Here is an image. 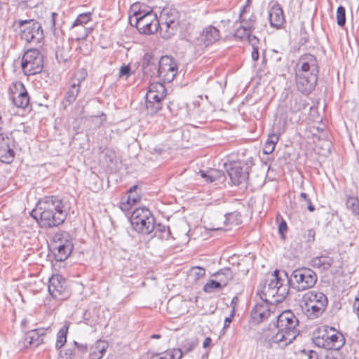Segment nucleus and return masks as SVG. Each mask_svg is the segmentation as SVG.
Segmentation results:
<instances>
[{
    "label": "nucleus",
    "mask_w": 359,
    "mask_h": 359,
    "mask_svg": "<svg viewBox=\"0 0 359 359\" xmlns=\"http://www.w3.org/2000/svg\"><path fill=\"white\" fill-rule=\"evenodd\" d=\"M246 40L250 43L252 48H258L259 39L256 36L250 34L249 37H248Z\"/></svg>",
    "instance_id": "nucleus-49"
},
{
    "label": "nucleus",
    "mask_w": 359,
    "mask_h": 359,
    "mask_svg": "<svg viewBox=\"0 0 359 359\" xmlns=\"http://www.w3.org/2000/svg\"><path fill=\"white\" fill-rule=\"evenodd\" d=\"M92 13L90 12L81 13L78 15L76 19L72 23V28H74L78 26L83 27L91 20Z\"/></svg>",
    "instance_id": "nucleus-37"
},
{
    "label": "nucleus",
    "mask_w": 359,
    "mask_h": 359,
    "mask_svg": "<svg viewBox=\"0 0 359 359\" xmlns=\"http://www.w3.org/2000/svg\"><path fill=\"white\" fill-rule=\"evenodd\" d=\"M287 127V116L283 114H278L276 116L271 131L279 135L285 132Z\"/></svg>",
    "instance_id": "nucleus-26"
},
{
    "label": "nucleus",
    "mask_w": 359,
    "mask_h": 359,
    "mask_svg": "<svg viewBox=\"0 0 359 359\" xmlns=\"http://www.w3.org/2000/svg\"><path fill=\"white\" fill-rule=\"evenodd\" d=\"M293 101L295 104L294 107H290V109L292 112H295L297 111H299L301 109V104L299 103V98L297 97H294L293 98Z\"/></svg>",
    "instance_id": "nucleus-53"
},
{
    "label": "nucleus",
    "mask_w": 359,
    "mask_h": 359,
    "mask_svg": "<svg viewBox=\"0 0 359 359\" xmlns=\"http://www.w3.org/2000/svg\"><path fill=\"white\" fill-rule=\"evenodd\" d=\"M223 288V286L219 281L215 280H210L207 282V283L204 285L203 290L205 292L210 293L212 292L216 289Z\"/></svg>",
    "instance_id": "nucleus-40"
},
{
    "label": "nucleus",
    "mask_w": 359,
    "mask_h": 359,
    "mask_svg": "<svg viewBox=\"0 0 359 359\" xmlns=\"http://www.w3.org/2000/svg\"><path fill=\"white\" fill-rule=\"evenodd\" d=\"M346 205V208L351 211L353 215L359 216V200L358 197H347Z\"/></svg>",
    "instance_id": "nucleus-35"
},
{
    "label": "nucleus",
    "mask_w": 359,
    "mask_h": 359,
    "mask_svg": "<svg viewBox=\"0 0 359 359\" xmlns=\"http://www.w3.org/2000/svg\"><path fill=\"white\" fill-rule=\"evenodd\" d=\"M162 22L160 23V33L165 39H170L177 30L179 26L178 13L175 10H170L169 12L163 13L161 16Z\"/></svg>",
    "instance_id": "nucleus-12"
},
{
    "label": "nucleus",
    "mask_w": 359,
    "mask_h": 359,
    "mask_svg": "<svg viewBox=\"0 0 359 359\" xmlns=\"http://www.w3.org/2000/svg\"><path fill=\"white\" fill-rule=\"evenodd\" d=\"M219 39V31L213 26H208L204 28L195 41V48L196 51H202L207 46L213 44Z\"/></svg>",
    "instance_id": "nucleus-17"
},
{
    "label": "nucleus",
    "mask_w": 359,
    "mask_h": 359,
    "mask_svg": "<svg viewBox=\"0 0 359 359\" xmlns=\"http://www.w3.org/2000/svg\"><path fill=\"white\" fill-rule=\"evenodd\" d=\"M250 169L248 163L238 161L231 163L226 170L232 183L239 185L248 180Z\"/></svg>",
    "instance_id": "nucleus-16"
},
{
    "label": "nucleus",
    "mask_w": 359,
    "mask_h": 359,
    "mask_svg": "<svg viewBox=\"0 0 359 359\" xmlns=\"http://www.w3.org/2000/svg\"><path fill=\"white\" fill-rule=\"evenodd\" d=\"M261 302H257L251 311V317L255 323H260L267 320L274 313L276 306L271 299L260 298Z\"/></svg>",
    "instance_id": "nucleus-13"
},
{
    "label": "nucleus",
    "mask_w": 359,
    "mask_h": 359,
    "mask_svg": "<svg viewBox=\"0 0 359 359\" xmlns=\"http://www.w3.org/2000/svg\"><path fill=\"white\" fill-rule=\"evenodd\" d=\"M274 149V146L266 142L264 146L263 151L266 154H270L273 151Z\"/></svg>",
    "instance_id": "nucleus-52"
},
{
    "label": "nucleus",
    "mask_w": 359,
    "mask_h": 359,
    "mask_svg": "<svg viewBox=\"0 0 359 359\" xmlns=\"http://www.w3.org/2000/svg\"><path fill=\"white\" fill-rule=\"evenodd\" d=\"M183 352L180 348H172L162 353L154 354L150 359H181Z\"/></svg>",
    "instance_id": "nucleus-27"
},
{
    "label": "nucleus",
    "mask_w": 359,
    "mask_h": 359,
    "mask_svg": "<svg viewBox=\"0 0 359 359\" xmlns=\"http://www.w3.org/2000/svg\"><path fill=\"white\" fill-rule=\"evenodd\" d=\"M313 341L317 346L327 350L339 351L344 344V336L328 326L318 328Z\"/></svg>",
    "instance_id": "nucleus-7"
},
{
    "label": "nucleus",
    "mask_w": 359,
    "mask_h": 359,
    "mask_svg": "<svg viewBox=\"0 0 359 359\" xmlns=\"http://www.w3.org/2000/svg\"><path fill=\"white\" fill-rule=\"evenodd\" d=\"M73 249L72 243H66V245L55 244L54 255L57 261H65L70 255Z\"/></svg>",
    "instance_id": "nucleus-24"
},
{
    "label": "nucleus",
    "mask_w": 359,
    "mask_h": 359,
    "mask_svg": "<svg viewBox=\"0 0 359 359\" xmlns=\"http://www.w3.org/2000/svg\"><path fill=\"white\" fill-rule=\"evenodd\" d=\"M192 271L194 273L196 279L203 278L205 274V270L199 266L194 267Z\"/></svg>",
    "instance_id": "nucleus-46"
},
{
    "label": "nucleus",
    "mask_w": 359,
    "mask_h": 359,
    "mask_svg": "<svg viewBox=\"0 0 359 359\" xmlns=\"http://www.w3.org/2000/svg\"><path fill=\"white\" fill-rule=\"evenodd\" d=\"M201 176L205 179L207 182H212L217 180L221 175L222 172L217 170H210L208 172H205L203 170H200L199 172Z\"/></svg>",
    "instance_id": "nucleus-38"
},
{
    "label": "nucleus",
    "mask_w": 359,
    "mask_h": 359,
    "mask_svg": "<svg viewBox=\"0 0 359 359\" xmlns=\"http://www.w3.org/2000/svg\"><path fill=\"white\" fill-rule=\"evenodd\" d=\"M177 73V65L175 60L168 55L161 57L158 61V76L164 83L173 81Z\"/></svg>",
    "instance_id": "nucleus-14"
},
{
    "label": "nucleus",
    "mask_w": 359,
    "mask_h": 359,
    "mask_svg": "<svg viewBox=\"0 0 359 359\" xmlns=\"http://www.w3.org/2000/svg\"><path fill=\"white\" fill-rule=\"evenodd\" d=\"M140 200V196L133 198L128 195L123 196L120 201V208L122 211L127 212L131 208L133 205L137 203Z\"/></svg>",
    "instance_id": "nucleus-30"
},
{
    "label": "nucleus",
    "mask_w": 359,
    "mask_h": 359,
    "mask_svg": "<svg viewBox=\"0 0 359 359\" xmlns=\"http://www.w3.org/2000/svg\"><path fill=\"white\" fill-rule=\"evenodd\" d=\"M252 58L254 61H257L259 60V54L258 51V48H252Z\"/></svg>",
    "instance_id": "nucleus-58"
},
{
    "label": "nucleus",
    "mask_w": 359,
    "mask_h": 359,
    "mask_svg": "<svg viewBox=\"0 0 359 359\" xmlns=\"http://www.w3.org/2000/svg\"><path fill=\"white\" fill-rule=\"evenodd\" d=\"M138 189V187L137 185H134L132 187L130 188V189L128 191V196L130 197H136L137 196H139L137 194L135 193L136 190Z\"/></svg>",
    "instance_id": "nucleus-55"
},
{
    "label": "nucleus",
    "mask_w": 359,
    "mask_h": 359,
    "mask_svg": "<svg viewBox=\"0 0 359 359\" xmlns=\"http://www.w3.org/2000/svg\"><path fill=\"white\" fill-rule=\"evenodd\" d=\"M154 236L158 238L162 241H167L171 236V232L169 226L161 224H156L154 223Z\"/></svg>",
    "instance_id": "nucleus-29"
},
{
    "label": "nucleus",
    "mask_w": 359,
    "mask_h": 359,
    "mask_svg": "<svg viewBox=\"0 0 359 359\" xmlns=\"http://www.w3.org/2000/svg\"><path fill=\"white\" fill-rule=\"evenodd\" d=\"M31 216L41 227L52 228L62 224L67 216L62 201L57 196H46L39 201Z\"/></svg>",
    "instance_id": "nucleus-1"
},
{
    "label": "nucleus",
    "mask_w": 359,
    "mask_h": 359,
    "mask_svg": "<svg viewBox=\"0 0 359 359\" xmlns=\"http://www.w3.org/2000/svg\"><path fill=\"white\" fill-rule=\"evenodd\" d=\"M316 273L307 267L297 269L291 273L288 280L293 289L297 292H302L312 288L317 282Z\"/></svg>",
    "instance_id": "nucleus-8"
},
{
    "label": "nucleus",
    "mask_w": 359,
    "mask_h": 359,
    "mask_svg": "<svg viewBox=\"0 0 359 359\" xmlns=\"http://www.w3.org/2000/svg\"><path fill=\"white\" fill-rule=\"evenodd\" d=\"M307 204V208L310 212H313L315 210L314 205H312V203L311 201V199H308V201H306Z\"/></svg>",
    "instance_id": "nucleus-63"
},
{
    "label": "nucleus",
    "mask_w": 359,
    "mask_h": 359,
    "mask_svg": "<svg viewBox=\"0 0 359 359\" xmlns=\"http://www.w3.org/2000/svg\"><path fill=\"white\" fill-rule=\"evenodd\" d=\"M2 124L1 116H0V126ZM13 140L2 133L0 126V161L4 163H11L15 157V151L13 149Z\"/></svg>",
    "instance_id": "nucleus-18"
},
{
    "label": "nucleus",
    "mask_w": 359,
    "mask_h": 359,
    "mask_svg": "<svg viewBox=\"0 0 359 359\" xmlns=\"http://www.w3.org/2000/svg\"><path fill=\"white\" fill-rule=\"evenodd\" d=\"M250 34L252 33L241 26L236 30L234 35L241 40H246L249 37Z\"/></svg>",
    "instance_id": "nucleus-42"
},
{
    "label": "nucleus",
    "mask_w": 359,
    "mask_h": 359,
    "mask_svg": "<svg viewBox=\"0 0 359 359\" xmlns=\"http://www.w3.org/2000/svg\"><path fill=\"white\" fill-rule=\"evenodd\" d=\"M79 90L80 86L75 84V83L70 82V86L68 88L65 97V102L68 104L73 103L76 100Z\"/></svg>",
    "instance_id": "nucleus-32"
},
{
    "label": "nucleus",
    "mask_w": 359,
    "mask_h": 359,
    "mask_svg": "<svg viewBox=\"0 0 359 359\" xmlns=\"http://www.w3.org/2000/svg\"><path fill=\"white\" fill-rule=\"evenodd\" d=\"M285 280L280 276L278 270H275L269 276L260 292H257L259 298L271 299L275 303L282 302L289 293L288 285L284 284Z\"/></svg>",
    "instance_id": "nucleus-5"
},
{
    "label": "nucleus",
    "mask_w": 359,
    "mask_h": 359,
    "mask_svg": "<svg viewBox=\"0 0 359 359\" xmlns=\"http://www.w3.org/2000/svg\"><path fill=\"white\" fill-rule=\"evenodd\" d=\"M245 7H243L239 15V20L241 23V27L248 30L251 33L255 29L256 17L251 14L249 18H246Z\"/></svg>",
    "instance_id": "nucleus-25"
},
{
    "label": "nucleus",
    "mask_w": 359,
    "mask_h": 359,
    "mask_svg": "<svg viewBox=\"0 0 359 359\" xmlns=\"http://www.w3.org/2000/svg\"><path fill=\"white\" fill-rule=\"evenodd\" d=\"M334 262V260L332 257L327 255H321L313 257L310 261V265L313 268L319 269L322 271H326L330 268Z\"/></svg>",
    "instance_id": "nucleus-23"
},
{
    "label": "nucleus",
    "mask_w": 359,
    "mask_h": 359,
    "mask_svg": "<svg viewBox=\"0 0 359 359\" xmlns=\"http://www.w3.org/2000/svg\"><path fill=\"white\" fill-rule=\"evenodd\" d=\"M298 324L299 320L292 311L287 310L282 312L276 317L277 332L269 341L271 345L277 344L281 348L285 347L297 337Z\"/></svg>",
    "instance_id": "nucleus-4"
},
{
    "label": "nucleus",
    "mask_w": 359,
    "mask_h": 359,
    "mask_svg": "<svg viewBox=\"0 0 359 359\" xmlns=\"http://www.w3.org/2000/svg\"><path fill=\"white\" fill-rule=\"evenodd\" d=\"M48 292L53 298L60 301L67 299L70 295L66 281L60 274L53 275L49 279Z\"/></svg>",
    "instance_id": "nucleus-15"
},
{
    "label": "nucleus",
    "mask_w": 359,
    "mask_h": 359,
    "mask_svg": "<svg viewBox=\"0 0 359 359\" xmlns=\"http://www.w3.org/2000/svg\"><path fill=\"white\" fill-rule=\"evenodd\" d=\"M166 96V88L161 83H154L150 84L149 90L146 94V99L152 100L163 101Z\"/></svg>",
    "instance_id": "nucleus-22"
},
{
    "label": "nucleus",
    "mask_w": 359,
    "mask_h": 359,
    "mask_svg": "<svg viewBox=\"0 0 359 359\" xmlns=\"http://www.w3.org/2000/svg\"><path fill=\"white\" fill-rule=\"evenodd\" d=\"M337 20L338 25L340 27H343L346 23V10L342 6L337 8Z\"/></svg>",
    "instance_id": "nucleus-41"
},
{
    "label": "nucleus",
    "mask_w": 359,
    "mask_h": 359,
    "mask_svg": "<svg viewBox=\"0 0 359 359\" xmlns=\"http://www.w3.org/2000/svg\"><path fill=\"white\" fill-rule=\"evenodd\" d=\"M55 244L61 245H66V243H72L70 235L66 231H61L55 233L53 236Z\"/></svg>",
    "instance_id": "nucleus-36"
},
{
    "label": "nucleus",
    "mask_w": 359,
    "mask_h": 359,
    "mask_svg": "<svg viewBox=\"0 0 359 359\" xmlns=\"http://www.w3.org/2000/svg\"><path fill=\"white\" fill-rule=\"evenodd\" d=\"M76 354L75 348L73 350L72 348H67L65 350V355H66L65 359H71L73 355Z\"/></svg>",
    "instance_id": "nucleus-56"
},
{
    "label": "nucleus",
    "mask_w": 359,
    "mask_h": 359,
    "mask_svg": "<svg viewBox=\"0 0 359 359\" xmlns=\"http://www.w3.org/2000/svg\"><path fill=\"white\" fill-rule=\"evenodd\" d=\"M214 276L219 283L224 287L232 280L233 276L229 268H224L214 274Z\"/></svg>",
    "instance_id": "nucleus-28"
},
{
    "label": "nucleus",
    "mask_w": 359,
    "mask_h": 359,
    "mask_svg": "<svg viewBox=\"0 0 359 359\" xmlns=\"http://www.w3.org/2000/svg\"><path fill=\"white\" fill-rule=\"evenodd\" d=\"M130 12L129 22L140 33L151 34L158 31L160 22L151 7L137 2L131 6Z\"/></svg>",
    "instance_id": "nucleus-3"
},
{
    "label": "nucleus",
    "mask_w": 359,
    "mask_h": 359,
    "mask_svg": "<svg viewBox=\"0 0 359 359\" xmlns=\"http://www.w3.org/2000/svg\"><path fill=\"white\" fill-rule=\"evenodd\" d=\"M15 91L12 90V100L13 104L18 108H25L29 102V95L22 83L14 85Z\"/></svg>",
    "instance_id": "nucleus-19"
},
{
    "label": "nucleus",
    "mask_w": 359,
    "mask_h": 359,
    "mask_svg": "<svg viewBox=\"0 0 359 359\" xmlns=\"http://www.w3.org/2000/svg\"><path fill=\"white\" fill-rule=\"evenodd\" d=\"M279 135L273 133L272 131L269 133L266 142H269V144H272L273 146L276 147V144L279 140L280 138Z\"/></svg>",
    "instance_id": "nucleus-45"
},
{
    "label": "nucleus",
    "mask_w": 359,
    "mask_h": 359,
    "mask_svg": "<svg viewBox=\"0 0 359 359\" xmlns=\"http://www.w3.org/2000/svg\"><path fill=\"white\" fill-rule=\"evenodd\" d=\"M47 328H33L30 330L26 331L25 333V342L32 345L35 347L43 343V337L46 334V332L49 330Z\"/></svg>",
    "instance_id": "nucleus-20"
},
{
    "label": "nucleus",
    "mask_w": 359,
    "mask_h": 359,
    "mask_svg": "<svg viewBox=\"0 0 359 359\" xmlns=\"http://www.w3.org/2000/svg\"><path fill=\"white\" fill-rule=\"evenodd\" d=\"M287 223L284 220H283L280 223L279 226H278L279 233L282 235L284 234L287 231Z\"/></svg>",
    "instance_id": "nucleus-54"
},
{
    "label": "nucleus",
    "mask_w": 359,
    "mask_h": 359,
    "mask_svg": "<svg viewBox=\"0 0 359 359\" xmlns=\"http://www.w3.org/2000/svg\"><path fill=\"white\" fill-rule=\"evenodd\" d=\"M269 19L271 27L279 28L285 22L283 11L278 3H275L269 11Z\"/></svg>",
    "instance_id": "nucleus-21"
},
{
    "label": "nucleus",
    "mask_w": 359,
    "mask_h": 359,
    "mask_svg": "<svg viewBox=\"0 0 359 359\" xmlns=\"http://www.w3.org/2000/svg\"><path fill=\"white\" fill-rule=\"evenodd\" d=\"M319 72L317 58L306 53L300 56L295 67L296 86L299 91L308 95L315 88Z\"/></svg>",
    "instance_id": "nucleus-2"
},
{
    "label": "nucleus",
    "mask_w": 359,
    "mask_h": 359,
    "mask_svg": "<svg viewBox=\"0 0 359 359\" xmlns=\"http://www.w3.org/2000/svg\"><path fill=\"white\" fill-rule=\"evenodd\" d=\"M74 344L75 346V350L76 351H78L81 354H84L88 351V346L86 344H79L76 341H74Z\"/></svg>",
    "instance_id": "nucleus-48"
},
{
    "label": "nucleus",
    "mask_w": 359,
    "mask_h": 359,
    "mask_svg": "<svg viewBox=\"0 0 359 359\" xmlns=\"http://www.w3.org/2000/svg\"><path fill=\"white\" fill-rule=\"evenodd\" d=\"M309 40L308 34L306 32H302V38H301V42H303L304 43H306Z\"/></svg>",
    "instance_id": "nucleus-64"
},
{
    "label": "nucleus",
    "mask_w": 359,
    "mask_h": 359,
    "mask_svg": "<svg viewBox=\"0 0 359 359\" xmlns=\"http://www.w3.org/2000/svg\"><path fill=\"white\" fill-rule=\"evenodd\" d=\"M151 65L155 67V64L153 62V57L151 54H146L143 58L142 67L144 69H146L147 67L149 69Z\"/></svg>",
    "instance_id": "nucleus-44"
},
{
    "label": "nucleus",
    "mask_w": 359,
    "mask_h": 359,
    "mask_svg": "<svg viewBox=\"0 0 359 359\" xmlns=\"http://www.w3.org/2000/svg\"><path fill=\"white\" fill-rule=\"evenodd\" d=\"M238 298L236 296L233 297L231 299L230 306L231 307V310H234V313H236V306L238 304Z\"/></svg>",
    "instance_id": "nucleus-57"
},
{
    "label": "nucleus",
    "mask_w": 359,
    "mask_h": 359,
    "mask_svg": "<svg viewBox=\"0 0 359 359\" xmlns=\"http://www.w3.org/2000/svg\"><path fill=\"white\" fill-rule=\"evenodd\" d=\"M108 348V343L105 341H97L95 344V351L90 354V359H101Z\"/></svg>",
    "instance_id": "nucleus-33"
},
{
    "label": "nucleus",
    "mask_w": 359,
    "mask_h": 359,
    "mask_svg": "<svg viewBox=\"0 0 359 359\" xmlns=\"http://www.w3.org/2000/svg\"><path fill=\"white\" fill-rule=\"evenodd\" d=\"M43 67V55L36 48H30L23 55L21 67L25 74H36L42 71Z\"/></svg>",
    "instance_id": "nucleus-11"
},
{
    "label": "nucleus",
    "mask_w": 359,
    "mask_h": 359,
    "mask_svg": "<svg viewBox=\"0 0 359 359\" xmlns=\"http://www.w3.org/2000/svg\"><path fill=\"white\" fill-rule=\"evenodd\" d=\"M69 327V323L66 322L65 325L60 329L57 335V341L55 347L58 350L62 348L67 341V334Z\"/></svg>",
    "instance_id": "nucleus-31"
},
{
    "label": "nucleus",
    "mask_w": 359,
    "mask_h": 359,
    "mask_svg": "<svg viewBox=\"0 0 359 359\" xmlns=\"http://www.w3.org/2000/svg\"><path fill=\"white\" fill-rule=\"evenodd\" d=\"M130 220L133 229L139 233L149 235L154 231L155 218L147 208L134 210Z\"/></svg>",
    "instance_id": "nucleus-9"
},
{
    "label": "nucleus",
    "mask_w": 359,
    "mask_h": 359,
    "mask_svg": "<svg viewBox=\"0 0 359 359\" xmlns=\"http://www.w3.org/2000/svg\"><path fill=\"white\" fill-rule=\"evenodd\" d=\"M271 58L276 62H279L281 60V55L277 50H273Z\"/></svg>",
    "instance_id": "nucleus-59"
},
{
    "label": "nucleus",
    "mask_w": 359,
    "mask_h": 359,
    "mask_svg": "<svg viewBox=\"0 0 359 359\" xmlns=\"http://www.w3.org/2000/svg\"><path fill=\"white\" fill-rule=\"evenodd\" d=\"M326 359H344L338 351H334L326 355Z\"/></svg>",
    "instance_id": "nucleus-50"
},
{
    "label": "nucleus",
    "mask_w": 359,
    "mask_h": 359,
    "mask_svg": "<svg viewBox=\"0 0 359 359\" xmlns=\"http://www.w3.org/2000/svg\"><path fill=\"white\" fill-rule=\"evenodd\" d=\"M308 359H317V353L314 351H308Z\"/></svg>",
    "instance_id": "nucleus-60"
},
{
    "label": "nucleus",
    "mask_w": 359,
    "mask_h": 359,
    "mask_svg": "<svg viewBox=\"0 0 359 359\" xmlns=\"http://www.w3.org/2000/svg\"><path fill=\"white\" fill-rule=\"evenodd\" d=\"M195 344H189L188 345H184L183 348L186 351V352H189L193 350L195 346Z\"/></svg>",
    "instance_id": "nucleus-62"
},
{
    "label": "nucleus",
    "mask_w": 359,
    "mask_h": 359,
    "mask_svg": "<svg viewBox=\"0 0 359 359\" xmlns=\"http://www.w3.org/2000/svg\"><path fill=\"white\" fill-rule=\"evenodd\" d=\"M21 31V38L28 43H40L44 38L41 24L34 20H21L16 22Z\"/></svg>",
    "instance_id": "nucleus-10"
},
{
    "label": "nucleus",
    "mask_w": 359,
    "mask_h": 359,
    "mask_svg": "<svg viewBox=\"0 0 359 359\" xmlns=\"http://www.w3.org/2000/svg\"><path fill=\"white\" fill-rule=\"evenodd\" d=\"M162 109V101L146 99V109L147 114L154 115Z\"/></svg>",
    "instance_id": "nucleus-34"
},
{
    "label": "nucleus",
    "mask_w": 359,
    "mask_h": 359,
    "mask_svg": "<svg viewBox=\"0 0 359 359\" xmlns=\"http://www.w3.org/2000/svg\"><path fill=\"white\" fill-rule=\"evenodd\" d=\"M302 308L309 319L314 320L320 316L326 309L328 300L326 295L318 291H309L302 297Z\"/></svg>",
    "instance_id": "nucleus-6"
},
{
    "label": "nucleus",
    "mask_w": 359,
    "mask_h": 359,
    "mask_svg": "<svg viewBox=\"0 0 359 359\" xmlns=\"http://www.w3.org/2000/svg\"><path fill=\"white\" fill-rule=\"evenodd\" d=\"M130 68L128 65L122 66L119 71V76H128L130 75Z\"/></svg>",
    "instance_id": "nucleus-51"
},
{
    "label": "nucleus",
    "mask_w": 359,
    "mask_h": 359,
    "mask_svg": "<svg viewBox=\"0 0 359 359\" xmlns=\"http://www.w3.org/2000/svg\"><path fill=\"white\" fill-rule=\"evenodd\" d=\"M87 75L88 74L85 69H80L74 74V76L71 79L70 82L75 83V84L80 86L81 82L86 79Z\"/></svg>",
    "instance_id": "nucleus-39"
},
{
    "label": "nucleus",
    "mask_w": 359,
    "mask_h": 359,
    "mask_svg": "<svg viewBox=\"0 0 359 359\" xmlns=\"http://www.w3.org/2000/svg\"><path fill=\"white\" fill-rule=\"evenodd\" d=\"M236 313H234V310H231L229 316L226 317L224 322V326L222 328L223 333L225 332L226 330L228 329L230 326V324L233 321V319L235 316Z\"/></svg>",
    "instance_id": "nucleus-43"
},
{
    "label": "nucleus",
    "mask_w": 359,
    "mask_h": 359,
    "mask_svg": "<svg viewBox=\"0 0 359 359\" xmlns=\"http://www.w3.org/2000/svg\"><path fill=\"white\" fill-rule=\"evenodd\" d=\"M212 343V339L210 337H206L203 343V348H206L208 346H210V344Z\"/></svg>",
    "instance_id": "nucleus-61"
},
{
    "label": "nucleus",
    "mask_w": 359,
    "mask_h": 359,
    "mask_svg": "<svg viewBox=\"0 0 359 359\" xmlns=\"http://www.w3.org/2000/svg\"><path fill=\"white\" fill-rule=\"evenodd\" d=\"M316 232L313 229H308L304 234V238L307 242H313L315 241Z\"/></svg>",
    "instance_id": "nucleus-47"
}]
</instances>
